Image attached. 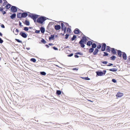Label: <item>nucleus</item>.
I'll return each mask as SVG.
<instances>
[{
  "label": "nucleus",
  "instance_id": "obj_1",
  "mask_svg": "<svg viewBox=\"0 0 130 130\" xmlns=\"http://www.w3.org/2000/svg\"><path fill=\"white\" fill-rule=\"evenodd\" d=\"M47 18L44 16H41L40 17L37 19V22L40 24L42 25L44 24L45 21L47 19Z\"/></svg>",
  "mask_w": 130,
  "mask_h": 130
},
{
  "label": "nucleus",
  "instance_id": "obj_2",
  "mask_svg": "<svg viewBox=\"0 0 130 130\" xmlns=\"http://www.w3.org/2000/svg\"><path fill=\"white\" fill-rule=\"evenodd\" d=\"M106 72V70H103V71L101 70L96 71L95 72L96 74V77H97L98 76H103L105 75Z\"/></svg>",
  "mask_w": 130,
  "mask_h": 130
},
{
  "label": "nucleus",
  "instance_id": "obj_3",
  "mask_svg": "<svg viewBox=\"0 0 130 130\" xmlns=\"http://www.w3.org/2000/svg\"><path fill=\"white\" fill-rule=\"evenodd\" d=\"M59 22H62V23H61L60 24L61 26V29L62 31H63V30H67V27L65 26V25L64 24V22L63 21H60Z\"/></svg>",
  "mask_w": 130,
  "mask_h": 130
},
{
  "label": "nucleus",
  "instance_id": "obj_4",
  "mask_svg": "<svg viewBox=\"0 0 130 130\" xmlns=\"http://www.w3.org/2000/svg\"><path fill=\"white\" fill-rule=\"evenodd\" d=\"M84 36L82 37V38L80 39V40L83 41L84 42L83 43L84 44H86L87 43V41L88 40V39H87V37L85 35H84Z\"/></svg>",
  "mask_w": 130,
  "mask_h": 130
},
{
  "label": "nucleus",
  "instance_id": "obj_5",
  "mask_svg": "<svg viewBox=\"0 0 130 130\" xmlns=\"http://www.w3.org/2000/svg\"><path fill=\"white\" fill-rule=\"evenodd\" d=\"M124 95V93H121L120 92H118L116 95V98L118 99L119 98H120L122 97Z\"/></svg>",
  "mask_w": 130,
  "mask_h": 130
},
{
  "label": "nucleus",
  "instance_id": "obj_6",
  "mask_svg": "<svg viewBox=\"0 0 130 130\" xmlns=\"http://www.w3.org/2000/svg\"><path fill=\"white\" fill-rule=\"evenodd\" d=\"M102 46L101 47V51H105L106 50V47L107 46L106 44L104 43H102Z\"/></svg>",
  "mask_w": 130,
  "mask_h": 130
},
{
  "label": "nucleus",
  "instance_id": "obj_7",
  "mask_svg": "<svg viewBox=\"0 0 130 130\" xmlns=\"http://www.w3.org/2000/svg\"><path fill=\"white\" fill-rule=\"evenodd\" d=\"M74 33L76 34H78L79 33H81L82 34H83V33L79 30L77 28L75 29L74 30Z\"/></svg>",
  "mask_w": 130,
  "mask_h": 130
},
{
  "label": "nucleus",
  "instance_id": "obj_8",
  "mask_svg": "<svg viewBox=\"0 0 130 130\" xmlns=\"http://www.w3.org/2000/svg\"><path fill=\"white\" fill-rule=\"evenodd\" d=\"M118 50L115 48H112L111 51V53L114 55H116L117 54L116 51H117Z\"/></svg>",
  "mask_w": 130,
  "mask_h": 130
},
{
  "label": "nucleus",
  "instance_id": "obj_9",
  "mask_svg": "<svg viewBox=\"0 0 130 130\" xmlns=\"http://www.w3.org/2000/svg\"><path fill=\"white\" fill-rule=\"evenodd\" d=\"M54 28L55 30H57L61 28V27L60 25L57 24L54 26Z\"/></svg>",
  "mask_w": 130,
  "mask_h": 130
},
{
  "label": "nucleus",
  "instance_id": "obj_10",
  "mask_svg": "<svg viewBox=\"0 0 130 130\" xmlns=\"http://www.w3.org/2000/svg\"><path fill=\"white\" fill-rule=\"evenodd\" d=\"M11 9L12 12H15L17 11L16 7L14 6H12L11 8Z\"/></svg>",
  "mask_w": 130,
  "mask_h": 130
},
{
  "label": "nucleus",
  "instance_id": "obj_11",
  "mask_svg": "<svg viewBox=\"0 0 130 130\" xmlns=\"http://www.w3.org/2000/svg\"><path fill=\"white\" fill-rule=\"evenodd\" d=\"M122 52L121 50H117V54L118 55V56L120 57L121 58H122Z\"/></svg>",
  "mask_w": 130,
  "mask_h": 130
},
{
  "label": "nucleus",
  "instance_id": "obj_12",
  "mask_svg": "<svg viewBox=\"0 0 130 130\" xmlns=\"http://www.w3.org/2000/svg\"><path fill=\"white\" fill-rule=\"evenodd\" d=\"M122 56L124 60H126L127 56L126 53L124 52H122Z\"/></svg>",
  "mask_w": 130,
  "mask_h": 130
},
{
  "label": "nucleus",
  "instance_id": "obj_13",
  "mask_svg": "<svg viewBox=\"0 0 130 130\" xmlns=\"http://www.w3.org/2000/svg\"><path fill=\"white\" fill-rule=\"evenodd\" d=\"M20 35L22 37L24 38H26L27 37V35L24 32H21L20 33Z\"/></svg>",
  "mask_w": 130,
  "mask_h": 130
},
{
  "label": "nucleus",
  "instance_id": "obj_14",
  "mask_svg": "<svg viewBox=\"0 0 130 130\" xmlns=\"http://www.w3.org/2000/svg\"><path fill=\"white\" fill-rule=\"evenodd\" d=\"M83 42H84L83 41L80 40L79 42V44L80 45V46L82 48H84L85 45L84 43H83Z\"/></svg>",
  "mask_w": 130,
  "mask_h": 130
},
{
  "label": "nucleus",
  "instance_id": "obj_15",
  "mask_svg": "<svg viewBox=\"0 0 130 130\" xmlns=\"http://www.w3.org/2000/svg\"><path fill=\"white\" fill-rule=\"evenodd\" d=\"M110 46H107L106 47V51L107 52L110 53L111 50V48Z\"/></svg>",
  "mask_w": 130,
  "mask_h": 130
},
{
  "label": "nucleus",
  "instance_id": "obj_16",
  "mask_svg": "<svg viewBox=\"0 0 130 130\" xmlns=\"http://www.w3.org/2000/svg\"><path fill=\"white\" fill-rule=\"evenodd\" d=\"M99 50H98L97 48H95L94 52H93V54L94 55H97L99 52Z\"/></svg>",
  "mask_w": 130,
  "mask_h": 130
},
{
  "label": "nucleus",
  "instance_id": "obj_17",
  "mask_svg": "<svg viewBox=\"0 0 130 130\" xmlns=\"http://www.w3.org/2000/svg\"><path fill=\"white\" fill-rule=\"evenodd\" d=\"M93 42L94 41L93 40H91V41H88L87 43V45L88 46H90L92 44L93 42Z\"/></svg>",
  "mask_w": 130,
  "mask_h": 130
},
{
  "label": "nucleus",
  "instance_id": "obj_18",
  "mask_svg": "<svg viewBox=\"0 0 130 130\" xmlns=\"http://www.w3.org/2000/svg\"><path fill=\"white\" fill-rule=\"evenodd\" d=\"M40 31L42 34H44L45 31V28L41 26L40 28Z\"/></svg>",
  "mask_w": 130,
  "mask_h": 130
},
{
  "label": "nucleus",
  "instance_id": "obj_19",
  "mask_svg": "<svg viewBox=\"0 0 130 130\" xmlns=\"http://www.w3.org/2000/svg\"><path fill=\"white\" fill-rule=\"evenodd\" d=\"M19 30L17 29H14L13 30V32L16 35H17L18 34Z\"/></svg>",
  "mask_w": 130,
  "mask_h": 130
},
{
  "label": "nucleus",
  "instance_id": "obj_20",
  "mask_svg": "<svg viewBox=\"0 0 130 130\" xmlns=\"http://www.w3.org/2000/svg\"><path fill=\"white\" fill-rule=\"evenodd\" d=\"M55 39V35H51V37H49V40H53Z\"/></svg>",
  "mask_w": 130,
  "mask_h": 130
},
{
  "label": "nucleus",
  "instance_id": "obj_21",
  "mask_svg": "<svg viewBox=\"0 0 130 130\" xmlns=\"http://www.w3.org/2000/svg\"><path fill=\"white\" fill-rule=\"evenodd\" d=\"M54 23L55 24H56V23H55V22H49L48 24V25L47 27V28L48 29V28L50 27L51 26L53 25Z\"/></svg>",
  "mask_w": 130,
  "mask_h": 130
},
{
  "label": "nucleus",
  "instance_id": "obj_22",
  "mask_svg": "<svg viewBox=\"0 0 130 130\" xmlns=\"http://www.w3.org/2000/svg\"><path fill=\"white\" fill-rule=\"evenodd\" d=\"M22 18H25L28 15L27 13L26 12H24L23 13H22Z\"/></svg>",
  "mask_w": 130,
  "mask_h": 130
},
{
  "label": "nucleus",
  "instance_id": "obj_23",
  "mask_svg": "<svg viewBox=\"0 0 130 130\" xmlns=\"http://www.w3.org/2000/svg\"><path fill=\"white\" fill-rule=\"evenodd\" d=\"M61 90H56V94L57 95H59L61 94Z\"/></svg>",
  "mask_w": 130,
  "mask_h": 130
},
{
  "label": "nucleus",
  "instance_id": "obj_24",
  "mask_svg": "<svg viewBox=\"0 0 130 130\" xmlns=\"http://www.w3.org/2000/svg\"><path fill=\"white\" fill-rule=\"evenodd\" d=\"M109 71L113 72H116L117 70L118 69L115 68H113L112 69H110L108 70Z\"/></svg>",
  "mask_w": 130,
  "mask_h": 130
},
{
  "label": "nucleus",
  "instance_id": "obj_25",
  "mask_svg": "<svg viewBox=\"0 0 130 130\" xmlns=\"http://www.w3.org/2000/svg\"><path fill=\"white\" fill-rule=\"evenodd\" d=\"M39 16V15H38L36 14L33 13V19H37L38 18Z\"/></svg>",
  "mask_w": 130,
  "mask_h": 130
},
{
  "label": "nucleus",
  "instance_id": "obj_26",
  "mask_svg": "<svg viewBox=\"0 0 130 130\" xmlns=\"http://www.w3.org/2000/svg\"><path fill=\"white\" fill-rule=\"evenodd\" d=\"M80 78L82 79L86 80H89L90 79L88 77H81Z\"/></svg>",
  "mask_w": 130,
  "mask_h": 130
},
{
  "label": "nucleus",
  "instance_id": "obj_27",
  "mask_svg": "<svg viewBox=\"0 0 130 130\" xmlns=\"http://www.w3.org/2000/svg\"><path fill=\"white\" fill-rule=\"evenodd\" d=\"M96 44L94 43H92V44H91V48H92L94 49V48H96Z\"/></svg>",
  "mask_w": 130,
  "mask_h": 130
},
{
  "label": "nucleus",
  "instance_id": "obj_28",
  "mask_svg": "<svg viewBox=\"0 0 130 130\" xmlns=\"http://www.w3.org/2000/svg\"><path fill=\"white\" fill-rule=\"evenodd\" d=\"M67 32L71 34L72 32V30L71 28L69 27H68L67 29Z\"/></svg>",
  "mask_w": 130,
  "mask_h": 130
},
{
  "label": "nucleus",
  "instance_id": "obj_29",
  "mask_svg": "<svg viewBox=\"0 0 130 130\" xmlns=\"http://www.w3.org/2000/svg\"><path fill=\"white\" fill-rule=\"evenodd\" d=\"M116 58V56L114 55L110 57V59L112 60H114Z\"/></svg>",
  "mask_w": 130,
  "mask_h": 130
},
{
  "label": "nucleus",
  "instance_id": "obj_30",
  "mask_svg": "<svg viewBox=\"0 0 130 130\" xmlns=\"http://www.w3.org/2000/svg\"><path fill=\"white\" fill-rule=\"evenodd\" d=\"M41 43H43V44H45L46 43V41L43 38H42L41 40Z\"/></svg>",
  "mask_w": 130,
  "mask_h": 130
},
{
  "label": "nucleus",
  "instance_id": "obj_31",
  "mask_svg": "<svg viewBox=\"0 0 130 130\" xmlns=\"http://www.w3.org/2000/svg\"><path fill=\"white\" fill-rule=\"evenodd\" d=\"M77 38V36L75 35H73V37L71 38V40L72 41H73Z\"/></svg>",
  "mask_w": 130,
  "mask_h": 130
},
{
  "label": "nucleus",
  "instance_id": "obj_32",
  "mask_svg": "<svg viewBox=\"0 0 130 130\" xmlns=\"http://www.w3.org/2000/svg\"><path fill=\"white\" fill-rule=\"evenodd\" d=\"M16 15L15 13H13L10 16V17L12 19H13L15 18Z\"/></svg>",
  "mask_w": 130,
  "mask_h": 130
},
{
  "label": "nucleus",
  "instance_id": "obj_33",
  "mask_svg": "<svg viewBox=\"0 0 130 130\" xmlns=\"http://www.w3.org/2000/svg\"><path fill=\"white\" fill-rule=\"evenodd\" d=\"M22 14V13H18L17 14L18 18H22V15H21Z\"/></svg>",
  "mask_w": 130,
  "mask_h": 130
},
{
  "label": "nucleus",
  "instance_id": "obj_34",
  "mask_svg": "<svg viewBox=\"0 0 130 130\" xmlns=\"http://www.w3.org/2000/svg\"><path fill=\"white\" fill-rule=\"evenodd\" d=\"M40 73L42 75L45 76L46 74V73L44 71L40 72Z\"/></svg>",
  "mask_w": 130,
  "mask_h": 130
},
{
  "label": "nucleus",
  "instance_id": "obj_35",
  "mask_svg": "<svg viewBox=\"0 0 130 130\" xmlns=\"http://www.w3.org/2000/svg\"><path fill=\"white\" fill-rule=\"evenodd\" d=\"M94 49L93 48H91L89 50V52L90 53H92L93 52L94 50Z\"/></svg>",
  "mask_w": 130,
  "mask_h": 130
},
{
  "label": "nucleus",
  "instance_id": "obj_36",
  "mask_svg": "<svg viewBox=\"0 0 130 130\" xmlns=\"http://www.w3.org/2000/svg\"><path fill=\"white\" fill-rule=\"evenodd\" d=\"M24 24L27 25H29V22L27 20H26L25 21V22L24 23Z\"/></svg>",
  "mask_w": 130,
  "mask_h": 130
},
{
  "label": "nucleus",
  "instance_id": "obj_37",
  "mask_svg": "<svg viewBox=\"0 0 130 130\" xmlns=\"http://www.w3.org/2000/svg\"><path fill=\"white\" fill-rule=\"evenodd\" d=\"M10 6L11 5L9 4L8 3L5 6V7L6 8V9H8L10 8Z\"/></svg>",
  "mask_w": 130,
  "mask_h": 130
},
{
  "label": "nucleus",
  "instance_id": "obj_38",
  "mask_svg": "<svg viewBox=\"0 0 130 130\" xmlns=\"http://www.w3.org/2000/svg\"><path fill=\"white\" fill-rule=\"evenodd\" d=\"M102 47L101 44L99 43V44L97 46V48H97L98 50L99 49L101 48Z\"/></svg>",
  "mask_w": 130,
  "mask_h": 130
},
{
  "label": "nucleus",
  "instance_id": "obj_39",
  "mask_svg": "<svg viewBox=\"0 0 130 130\" xmlns=\"http://www.w3.org/2000/svg\"><path fill=\"white\" fill-rule=\"evenodd\" d=\"M104 54L103 55V56H108L109 54L106 52H104Z\"/></svg>",
  "mask_w": 130,
  "mask_h": 130
},
{
  "label": "nucleus",
  "instance_id": "obj_40",
  "mask_svg": "<svg viewBox=\"0 0 130 130\" xmlns=\"http://www.w3.org/2000/svg\"><path fill=\"white\" fill-rule=\"evenodd\" d=\"M4 1V2L3 4V6H4L5 5H6L7 3V1L6 0H3Z\"/></svg>",
  "mask_w": 130,
  "mask_h": 130
},
{
  "label": "nucleus",
  "instance_id": "obj_41",
  "mask_svg": "<svg viewBox=\"0 0 130 130\" xmlns=\"http://www.w3.org/2000/svg\"><path fill=\"white\" fill-rule=\"evenodd\" d=\"M69 35H70L69 34H66L65 35V37H64V39H68V38Z\"/></svg>",
  "mask_w": 130,
  "mask_h": 130
},
{
  "label": "nucleus",
  "instance_id": "obj_42",
  "mask_svg": "<svg viewBox=\"0 0 130 130\" xmlns=\"http://www.w3.org/2000/svg\"><path fill=\"white\" fill-rule=\"evenodd\" d=\"M111 81L114 83H117V80L114 78H112V79Z\"/></svg>",
  "mask_w": 130,
  "mask_h": 130
},
{
  "label": "nucleus",
  "instance_id": "obj_43",
  "mask_svg": "<svg viewBox=\"0 0 130 130\" xmlns=\"http://www.w3.org/2000/svg\"><path fill=\"white\" fill-rule=\"evenodd\" d=\"M101 62L103 64H106L108 63V62L107 61H101Z\"/></svg>",
  "mask_w": 130,
  "mask_h": 130
},
{
  "label": "nucleus",
  "instance_id": "obj_44",
  "mask_svg": "<svg viewBox=\"0 0 130 130\" xmlns=\"http://www.w3.org/2000/svg\"><path fill=\"white\" fill-rule=\"evenodd\" d=\"M78 55V54H77L76 53H75L74 56L76 58H78L79 57V56Z\"/></svg>",
  "mask_w": 130,
  "mask_h": 130
},
{
  "label": "nucleus",
  "instance_id": "obj_45",
  "mask_svg": "<svg viewBox=\"0 0 130 130\" xmlns=\"http://www.w3.org/2000/svg\"><path fill=\"white\" fill-rule=\"evenodd\" d=\"M52 48H53L54 50L56 51L58 50V48L57 47H56L55 46H53V47H52Z\"/></svg>",
  "mask_w": 130,
  "mask_h": 130
},
{
  "label": "nucleus",
  "instance_id": "obj_46",
  "mask_svg": "<svg viewBox=\"0 0 130 130\" xmlns=\"http://www.w3.org/2000/svg\"><path fill=\"white\" fill-rule=\"evenodd\" d=\"M113 65V64L112 63H109L108 64L106 65V66H112Z\"/></svg>",
  "mask_w": 130,
  "mask_h": 130
},
{
  "label": "nucleus",
  "instance_id": "obj_47",
  "mask_svg": "<svg viewBox=\"0 0 130 130\" xmlns=\"http://www.w3.org/2000/svg\"><path fill=\"white\" fill-rule=\"evenodd\" d=\"M40 30H36L35 32L36 33L39 34L40 33Z\"/></svg>",
  "mask_w": 130,
  "mask_h": 130
},
{
  "label": "nucleus",
  "instance_id": "obj_48",
  "mask_svg": "<svg viewBox=\"0 0 130 130\" xmlns=\"http://www.w3.org/2000/svg\"><path fill=\"white\" fill-rule=\"evenodd\" d=\"M76 53H77V54L78 55H83V54L81 52H76Z\"/></svg>",
  "mask_w": 130,
  "mask_h": 130
},
{
  "label": "nucleus",
  "instance_id": "obj_49",
  "mask_svg": "<svg viewBox=\"0 0 130 130\" xmlns=\"http://www.w3.org/2000/svg\"><path fill=\"white\" fill-rule=\"evenodd\" d=\"M72 69L73 70H75L77 71L78 70V69L77 68H73Z\"/></svg>",
  "mask_w": 130,
  "mask_h": 130
},
{
  "label": "nucleus",
  "instance_id": "obj_50",
  "mask_svg": "<svg viewBox=\"0 0 130 130\" xmlns=\"http://www.w3.org/2000/svg\"><path fill=\"white\" fill-rule=\"evenodd\" d=\"M73 55V53H72L70 54H69L67 55V56L69 57H71Z\"/></svg>",
  "mask_w": 130,
  "mask_h": 130
},
{
  "label": "nucleus",
  "instance_id": "obj_51",
  "mask_svg": "<svg viewBox=\"0 0 130 130\" xmlns=\"http://www.w3.org/2000/svg\"><path fill=\"white\" fill-rule=\"evenodd\" d=\"M15 40L18 42L19 43H22V41H21L17 39H15Z\"/></svg>",
  "mask_w": 130,
  "mask_h": 130
},
{
  "label": "nucleus",
  "instance_id": "obj_52",
  "mask_svg": "<svg viewBox=\"0 0 130 130\" xmlns=\"http://www.w3.org/2000/svg\"><path fill=\"white\" fill-rule=\"evenodd\" d=\"M24 30L25 31H27L28 30V28L27 27H25L24 28Z\"/></svg>",
  "mask_w": 130,
  "mask_h": 130
},
{
  "label": "nucleus",
  "instance_id": "obj_53",
  "mask_svg": "<svg viewBox=\"0 0 130 130\" xmlns=\"http://www.w3.org/2000/svg\"><path fill=\"white\" fill-rule=\"evenodd\" d=\"M64 23L66 25V26H69V25L68 23L64 22Z\"/></svg>",
  "mask_w": 130,
  "mask_h": 130
},
{
  "label": "nucleus",
  "instance_id": "obj_54",
  "mask_svg": "<svg viewBox=\"0 0 130 130\" xmlns=\"http://www.w3.org/2000/svg\"><path fill=\"white\" fill-rule=\"evenodd\" d=\"M38 121H37L35 120L34 119H33V123H36V122H37Z\"/></svg>",
  "mask_w": 130,
  "mask_h": 130
},
{
  "label": "nucleus",
  "instance_id": "obj_55",
  "mask_svg": "<svg viewBox=\"0 0 130 130\" xmlns=\"http://www.w3.org/2000/svg\"><path fill=\"white\" fill-rule=\"evenodd\" d=\"M3 42V40L1 38H0V43H2Z\"/></svg>",
  "mask_w": 130,
  "mask_h": 130
},
{
  "label": "nucleus",
  "instance_id": "obj_56",
  "mask_svg": "<svg viewBox=\"0 0 130 130\" xmlns=\"http://www.w3.org/2000/svg\"><path fill=\"white\" fill-rule=\"evenodd\" d=\"M33 20H34V22H35V23L36 24V23H37V19H33Z\"/></svg>",
  "mask_w": 130,
  "mask_h": 130
},
{
  "label": "nucleus",
  "instance_id": "obj_57",
  "mask_svg": "<svg viewBox=\"0 0 130 130\" xmlns=\"http://www.w3.org/2000/svg\"><path fill=\"white\" fill-rule=\"evenodd\" d=\"M28 16L31 17V18H32V14H29Z\"/></svg>",
  "mask_w": 130,
  "mask_h": 130
},
{
  "label": "nucleus",
  "instance_id": "obj_58",
  "mask_svg": "<svg viewBox=\"0 0 130 130\" xmlns=\"http://www.w3.org/2000/svg\"><path fill=\"white\" fill-rule=\"evenodd\" d=\"M36 61V59L35 58H33V62H35Z\"/></svg>",
  "mask_w": 130,
  "mask_h": 130
},
{
  "label": "nucleus",
  "instance_id": "obj_59",
  "mask_svg": "<svg viewBox=\"0 0 130 130\" xmlns=\"http://www.w3.org/2000/svg\"><path fill=\"white\" fill-rule=\"evenodd\" d=\"M48 44V45H49V46H52V45H54V44H53L52 43H49Z\"/></svg>",
  "mask_w": 130,
  "mask_h": 130
},
{
  "label": "nucleus",
  "instance_id": "obj_60",
  "mask_svg": "<svg viewBox=\"0 0 130 130\" xmlns=\"http://www.w3.org/2000/svg\"><path fill=\"white\" fill-rule=\"evenodd\" d=\"M3 7L2 8L0 7V11L2 12L3 11Z\"/></svg>",
  "mask_w": 130,
  "mask_h": 130
},
{
  "label": "nucleus",
  "instance_id": "obj_61",
  "mask_svg": "<svg viewBox=\"0 0 130 130\" xmlns=\"http://www.w3.org/2000/svg\"><path fill=\"white\" fill-rule=\"evenodd\" d=\"M45 46L47 48L49 47V45H48V44H46L45 45Z\"/></svg>",
  "mask_w": 130,
  "mask_h": 130
},
{
  "label": "nucleus",
  "instance_id": "obj_62",
  "mask_svg": "<svg viewBox=\"0 0 130 130\" xmlns=\"http://www.w3.org/2000/svg\"><path fill=\"white\" fill-rule=\"evenodd\" d=\"M1 27L2 28H5V26L3 24H2L1 25Z\"/></svg>",
  "mask_w": 130,
  "mask_h": 130
},
{
  "label": "nucleus",
  "instance_id": "obj_63",
  "mask_svg": "<svg viewBox=\"0 0 130 130\" xmlns=\"http://www.w3.org/2000/svg\"><path fill=\"white\" fill-rule=\"evenodd\" d=\"M67 30H63V33L64 34L66 33V31Z\"/></svg>",
  "mask_w": 130,
  "mask_h": 130
},
{
  "label": "nucleus",
  "instance_id": "obj_64",
  "mask_svg": "<svg viewBox=\"0 0 130 130\" xmlns=\"http://www.w3.org/2000/svg\"><path fill=\"white\" fill-rule=\"evenodd\" d=\"M128 59L130 61V55L128 57Z\"/></svg>",
  "mask_w": 130,
  "mask_h": 130
}]
</instances>
